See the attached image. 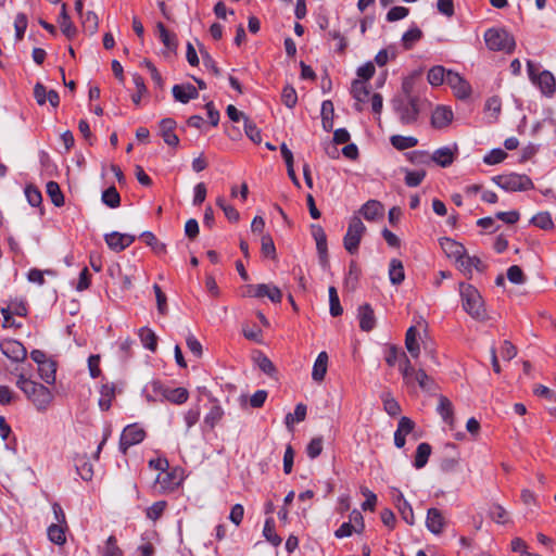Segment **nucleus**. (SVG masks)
<instances>
[{
	"label": "nucleus",
	"mask_w": 556,
	"mask_h": 556,
	"mask_svg": "<svg viewBox=\"0 0 556 556\" xmlns=\"http://www.w3.org/2000/svg\"><path fill=\"white\" fill-rule=\"evenodd\" d=\"M46 191L55 206L60 207L64 205V195L58 182L49 181L46 186Z\"/></svg>",
	"instance_id": "nucleus-50"
},
{
	"label": "nucleus",
	"mask_w": 556,
	"mask_h": 556,
	"mask_svg": "<svg viewBox=\"0 0 556 556\" xmlns=\"http://www.w3.org/2000/svg\"><path fill=\"white\" fill-rule=\"evenodd\" d=\"M25 317L27 315V305L24 299L12 300L7 307H2V314Z\"/></svg>",
	"instance_id": "nucleus-40"
},
{
	"label": "nucleus",
	"mask_w": 556,
	"mask_h": 556,
	"mask_svg": "<svg viewBox=\"0 0 556 556\" xmlns=\"http://www.w3.org/2000/svg\"><path fill=\"white\" fill-rule=\"evenodd\" d=\"M244 132L254 143L262 141L261 130L249 117H244Z\"/></svg>",
	"instance_id": "nucleus-60"
},
{
	"label": "nucleus",
	"mask_w": 556,
	"mask_h": 556,
	"mask_svg": "<svg viewBox=\"0 0 556 556\" xmlns=\"http://www.w3.org/2000/svg\"><path fill=\"white\" fill-rule=\"evenodd\" d=\"M351 94L357 102H366L370 94V87L361 79H354L351 86Z\"/></svg>",
	"instance_id": "nucleus-34"
},
{
	"label": "nucleus",
	"mask_w": 556,
	"mask_h": 556,
	"mask_svg": "<svg viewBox=\"0 0 556 556\" xmlns=\"http://www.w3.org/2000/svg\"><path fill=\"white\" fill-rule=\"evenodd\" d=\"M306 413H307V407L305 404H303V403L296 404V406L294 408V414H291V413L287 414V416L285 418L286 426L288 428H291V426L294 422L303 421L306 417Z\"/></svg>",
	"instance_id": "nucleus-52"
},
{
	"label": "nucleus",
	"mask_w": 556,
	"mask_h": 556,
	"mask_svg": "<svg viewBox=\"0 0 556 556\" xmlns=\"http://www.w3.org/2000/svg\"><path fill=\"white\" fill-rule=\"evenodd\" d=\"M445 525V518L440 509L431 507L427 510L426 527L431 533H442Z\"/></svg>",
	"instance_id": "nucleus-14"
},
{
	"label": "nucleus",
	"mask_w": 556,
	"mask_h": 556,
	"mask_svg": "<svg viewBox=\"0 0 556 556\" xmlns=\"http://www.w3.org/2000/svg\"><path fill=\"white\" fill-rule=\"evenodd\" d=\"M166 507H167L166 501H157V502L153 503L150 507L147 508V511H146L147 518H149L152 521H156L157 519L161 518V516L163 515Z\"/></svg>",
	"instance_id": "nucleus-59"
},
{
	"label": "nucleus",
	"mask_w": 556,
	"mask_h": 556,
	"mask_svg": "<svg viewBox=\"0 0 556 556\" xmlns=\"http://www.w3.org/2000/svg\"><path fill=\"white\" fill-rule=\"evenodd\" d=\"M431 452H432V447L429 443H427V442L420 443L416 448L415 458H414V467L416 469L424 468L428 463Z\"/></svg>",
	"instance_id": "nucleus-33"
},
{
	"label": "nucleus",
	"mask_w": 556,
	"mask_h": 556,
	"mask_svg": "<svg viewBox=\"0 0 556 556\" xmlns=\"http://www.w3.org/2000/svg\"><path fill=\"white\" fill-rule=\"evenodd\" d=\"M403 358V364L400 366V371L403 376V380L405 384L413 387L417 383L420 389L425 391L432 390L434 384L433 380L426 374L424 369L416 370L412 365L409 358L405 354V352L401 353Z\"/></svg>",
	"instance_id": "nucleus-4"
},
{
	"label": "nucleus",
	"mask_w": 556,
	"mask_h": 556,
	"mask_svg": "<svg viewBox=\"0 0 556 556\" xmlns=\"http://www.w3.org/2000/svg\"><path fill=\"white\" fill-rule=\"evenodd\" d=\"M453 111L445 105H438L431 115V126L437 129L447 127L453 121Z\"/></svg>",
	"instance_id": "nucleus-15"
},
{
	"label": "nucleus",
	"mask_w": 556,
	"mask_h": 556,
	"mask_svg": "<svg viewBox=\"0 0 556 556\" xmlns=\"http://www.w3.org/2000/svg\"><path fill=\"white\" fill-rule=\"evenodd\" d=\"M422 37V31L418 27H412L406 30L402 36L403 47L406 50L413 48V46L419 41Z\"/></svg>",
	"instance_id": "nucleus-53"
},
{
	"label": "nucleus",
	"mask_w": 556,
	"mask_h": 556,
	"mask_svg": "<svg viewBox=\"0 0 556 556\" xmlns=\"http://www.w3.org/2000/svg\"><path fill=\"white\" fill-rule=\"evenodd\" d=\"M140 238L144 243L152 248L153 252L157 255L166 253V244L159 241L155 235L151 231H143Z\"/></svg>",
	"instance_id": "nucleus-47"
},
{
	"label": "nucleus",
	"mask_w": 556,
	"mask_h": 556,
	"mask_svg": "<svg viewBox=\"0 0 556 556\" xmlns=\"http://www.w3.org/2000/svg\"><path fill=\"white\" fill-rule=\"evenodd\" d=\"M392 104L402 125H413L418 121L420 113L418 97L395 98Z\"/></svg>",
	"instance_id": "nucleus-6"
},
{
	"label": "nucleus",
	"mask_w": 556,
	"mask_h": 556,
	"mask_svg": "<svg viewBox=\"0 0 556 556\" xmlns=\"http://www.w3.org/2000/svg\"><path fill=\"white\" fill-rule=\"evenodd\" d=\"M68 526L51 523L47 529V535L51 543L63 546L66 543V531Z\"/></svg>",
	"instance_id": "nucleus-22"
},
{
	"label": "nucleus",
	"mask_w": 556,
	"mask_h": 556,
	"mask_svg": "<svg viewBox=\"0 0 556 556\" xmlns=\"http://www.w3.org/2000/svg\"><path fill=\"white\" fill-rule=\"evenodd\" d=\"M135 240L136 237L134 235L121 233L118 231H112L110 233L104 235L105 243L112 251L116 253H119L127 249L135 242Z\"/></svg>",
	"instance_id": "nucleus-11"
},
{
	"label": "nucleus",
	"mask_w": 556,
	"mask_h": 556,
	"mask_svg": "<svg viewBox=\"0 0 556 556\" xmlns=\"http://www.w3.org/2000/svg\"><path fill=\"white\" fill-rule=\"evenodd\" d=\"M359 328L363 331H371L376 326L375 313L370 304L365 303L358 307Z\"/></svg>",
	"instance_id": "nucleus-19"
},
{
	"label": "nucleus",
	"mask_w": 556,
	"mask_h": 556,
	"mask_svg": "<svg viewBox=\"0 0 556 556\" xmlns=\"http://www.w3.org/2000/svg\"><path fill=\"white\" fill-rule=\"evenodd\" d=\"M492 180L503 190L509 192L528 191L534 189L531 178L525 174L510 173L497 175Z\"/></svg>",
	"instance_id": "nucleus-7"
},
{
	"label": "nucleus",
	"mask_w": 556,
	"mask_h": 556,
	"mask_svg": "<svg viewBox=\"0 0 556 556\" xmlns=\"http://www.w3.org/2000/svg\"><path fill=\"white\" fill-rule=\"evenodd\" d=\"M172 92L174 99L184 104L199 97L198 89L189 83L182 85H175L172 89Z\"/></svg>",
	"instance_id": "nucleus-17"
},
{
	"label": "nucleus",
	"mask_w": 556,
	"mask_h": 556,
	"mask_svg": "<svg viewBox=\"0 0 556 556\" xmlns=\"http://www.w3.org/2000/svg\"><path fill=\"white\" fill-rule=\"evenodd\" d=\"M437 410L444 420V422H446L451 427L454 426L455 418L453 404L446 396H440Z\"/></svg>",
	"instance_id": "nucleus-28"
},
{
	"label": "nucleus",
	"mask_w": 556,
	"mask_h": 556,
	"mask_svg": "<svg viewBox=\"0 0 556 556\" xmlns=\"http://www.w3.org/2000/svg\"><path fill=\"white\" fill-rule=\"evenodd\" d=\"M123 440L132 445L141 443L146 438V431L137 424L128 425L122 432Z\"/></svg>",
	"instance_id": "nucleus-23"
},
{
	"label": "nucleus",
	"mask_w": 556,
	"mask_h": 556,
	"mask_svg": "<svg viewBox=\"0 0 556 556\" xmlns=\"http://www.w3.org/2000/svg\"><path fill=\"white\" fill-rule=\"evenodd\" d=\"M486 47L492 51H504L511 53L515 50L516 41L511 34L504 28H489L484 33Z\"/></svg>",
	"instance_id": "nucleus-5"
},
{
	"label": "nucleus",
	"mask_w": 556,
	"mask_h": 556,
	"mask_svg": "<svg viewBox=\"0 0 556 556\" xmlns=\"http://www.w3.org/2000/svg\"><path fill=\"white\" fill-rule=\"evenodd\" d=\"M38 372L46 383L53 384L55 382L56 363L52 359H48L46 363L38 366Z\"/></svg>",
	"instance_id": "nucleus-37"
},
{
	"label": "nucleus",
	"mask_w": 556,
	"mask_h": 556,
	"mask_svg": "<svg viewBox=\"0 0 556 556\" xmlns=\"http://www.w3.org/2000/svg\"><path fill=\"white\" fill-rule=\"evenodd\" d=\"M440 245L442 248V250L444 251V253L450 257V258H454L456 264L459 263V261L462 258H464V255L466 254V248L451 239V238H442L440 240Z\"/></svg>",
	"instance_id": "nucleus-16"
},
{
	"label": "nucleus",
	"mask_w": 556,
	"mask_h": 556,
	"mask_svg": "<svg viewBox=\"0 0 556 556\" xmlns=\"http://www.w3.org/2000/svg\"><path fill=\"white\" fill-rule=\"evenodd\" d=\"M405 157L407 161H409L413 165L416 166H424L429 165L431 163L430 153L425 150H415L405 153Z\"/></svg>",
	"instance_id": "nucleus-48"
},
{
	"label": "nucleus",
	"mask_w": 556,
	"mask_h": 556,
	"mask_svg": "<svg viewBox=\"0 0 556 556\" xmlns=\"http://www.w3.org/2000/svg\"><path fill=\"white\" fill-rule=\"evenodd\" d=\"M365 231L366 227L362 219L357 216H353L349 223L346 233L343 238L344 249L350 254H355L358 251V247Z\"/></svg>",
	"instance_id": "nucleus-9"
},
{
	"label": "nucleus",
	"mask_w": 556,
	"mask_h": 556,
	"mask_svg": "<svg viewBox=\"0 0 556 556\" xmlns=\"http://www.w3.org/2000/svg\"><path fill=\"white\" fill-rule=\"evenodd\" d=\"M101 201L110 208H116L121 205V195L114 186L106 188L101 194Z\"/></svg>",
	"instance_id": "nucleus-41"
},
{
	"label": "nucleus",
	"mask_w": 556,
	"mask_h": 556,
	"mask_svg": "<svg viewBox=\"0 0 556 556\" xmlns=\"http://www.w3.org/2000/svg\"><path fill=\"white\" fill-rule=\"evenodd\" d=\"M401 170L405 173L404 182L409 188L418 187L427 175L425 169L410 170L408 168H401Z\"/></svg>",
	"instance_id": "nucleus-39"
},
{
	"label": "nucleus",
	"mask_w": 556,
	"mask_h": 556,
	"mask_svg": "<svg viewBox=\"0 0 556 556\" xmlns=\"http://www.w3.org/2000/svg\"><path fill=\"white\" fill-rule=\"evenodd\" d=\"M455 152H457L456 147L454 151L450 147L439 148L432 154H430L431 162L441 167H448L455 161Z\"/></svg>",
	"instance_id": "nucleus-18"
},
{
	"label": "nucleus",
	"mask_w": 556,
	"mask_h": 556,
	"mask_svg": "<svg viewBox=\"0 0 556 556\" xmlns=\"http://www.w3.org/2000/svg\"><path fill=\"white\" fill-rule=\"evenodd\" d=\"M81 18H83L81 24H83L84 31L88 35L96 34L98 30V27H99L98 15L92 11H88V12H86V14H84L81 16Z\"/></svg>",
	"instance_id": "nucleus-49"
},
{
	"label": "nucleus",
	"mask_w": 556,
	"mask_h": 556,
	"mask_svg": "<svg viewBox=\"0 0 556 556\" xmlns=\"http://www.w3.org/2000/svg\"><path fill=\"white\" fill-rule=\"evenodd\" d=\"M58 23L60 25L62 33L67 39H73L77 35V28L71 21L65 3L62 4Z\"/></svg>",
	"instance_id": "nucleus-21"
},
{
	"label": "nucleus",
	"mask_w": 556,
	"mask_h": 556,
	"mask_svg": "<svg viewBox=\"0 0 556 556\" xmlns=\"http://www.w3.org/2000/svg\"><path fill=\"white\" fill-rule=\"evenodd\" d=\"M2 370L8 371L11 375L18 376V374L25 370L26 366L30 364L26 363L27 351L25 346L13 339H2Z\"/></svg>",
	"instance_id": "nucleus-1"
},
{
	"label": "nucleus",
	"mask_w": 556,
	"mask_h": 556,
	"mask_svg": "<svg viewBox=\"0 0 556 556\" xmlns=\"http://www.w3.org/2000/svg\"><path fill=\"white\" fill-rule=\"evenodd\" d=\"M156 28L159 30V36L162 41V43L169 50V51H176L178 47V40L175 34L169 33L168 29L165 27V25L162 22H159L156 24Z\"/></svg>",
	"instance_id": "nucleus-35"
},
{
	"label": "nucleus",
	"mask_w": 556,
	"mask_h": 556,
	"mask_svg": "<svg viewBox=\"0 0 556 556\" xmlns=\"http://www.w3.org/2000/svg\"><path fill=\"white\" fill-rule=\"evenodd\" d=\"M115 399V384L104 383L100 388L99 407L103 412H108L112 406V401Z\"/></svg>",
	"instance_id": "nucleus-27"
},
{
	"label": "nucleus",
	"mask_w": 556,
	"mask_h": 556,
	"mask_svg": "<svg viewBox=\"0 0 556 556\" xmlns=\"http://www.w3.org/2000/svg\"><path fill=\"white\" fill-rule=\"evenodd\" d=\"M224 410L217 403L212 405L210 412L204 417V424L213 429L223 418Z\"/></svg>",
	"instance_id": "nucleus-54"
},
{
	"label": "nucleus",
	"mask_w": 556,
	"mask_h": 556,
	"mask_svg": "<svg viewBox=\"0 0 556 556\" xmlns=\"http://www.w3.org/2000/svg\"><path fill=\"white\" fill-rule=\"evenodd\" d=\"M256 364L258 368L269 377L276 374V367L274 363L264 354L260 353L256 357Z\"/></svg>",
	"instance_id": "nucleus-63"
},
{
	"label": "nucleus",
	"mask_w": 556,
	"mask_h": 556,
	"mask_svg": "<svg viewBox=\"0 0 556 556\" xmlns=\"http://www.w3.org/2000/svg\"><path fill=\"white\" fill-rule=\"evenodd\" d=\"M263 535L266 541L271 543L274 546H279L282 542V539L275 531V521L271 517H268L265 520Z\"/></svg>",
	"instance_id": "nucleus-43"
},
{
	"label": "nucleus",
	"mask_w": 556,
	"mask_h": 556,
	"mask_svg": "<svg viewBox=\"0 0 556 556\" xmlns=\"http://www.w3.org/2000/svg\"><path fill=\"white\" fill-rule=\"evenodd\" d=\"M402 352L403 351L394 344L387 345L384 351V361L388 364V366L393 367L399 358L403 361L401 355Z\"/></svg>",
	"instance_id": "nucleus-61"
},
{
	"label": "nucleus",
	"mask_w": 556,
	"mask_h": 556,
	"mask_svg": "<svg viewBox=\"0 0 556 556\" xmlns=\"http://www.w3.org/2000/svg\"><path fill=\"white\" fill-rule=\"evenodd\" d=\"M418 330L415 326H410L405 334V346L412 357H418L420 353V346L417 340Z\"/></svg>",
	"instance_id": "nucleus-31"
},
{
	"label": "nucleus",
	"mask_w": 556,
	"mask_h": 556,
	"mask_svg": "<svg viewBox=\"0 0 556 556\" xmlns=\"http://www.w3.org/2000/svg\"><path fill=\"white\" fill-rule=\"evenodd\" d=\"M138 336L140 338V341L142 343V345L151 351V352H155L156 349H157V336L155 334V332L149 328V327H142L139 329V332H138Z\"/></svg>",
	"instance_id": "nucleus-32"
},
{
	"label": "nucleus",
	"mask_w": 556,
	"mask_h": 556,
	"mask_svg": "<svg viewBox=\"0 0 556 556\" xmlns=\"http://www.w3.org/2000/svg\"><path fill=\"white\" fill-rule=\"evenodd\" d=\"M445 83L454 90L458 99H466L471 93L470 85L456 72L448 70Z\"/></svg>",
	"instance_id": "nucleus-12"
},
{
	"label": "nucleus",
	"mask_w": 556,
	"mask_h": 556,
	"mask_svg": "<svg viewBox=\"0 0 556 556\" xmlns=\"http://www.w3.org/2000/svg\"><path fill=\"white\" fill-rule=\"evenodd\" d=\"M134 84L136 86V93L131 96V100L134 104L139 105L141 101V97L147 93L148 89L144 84V79L139 74H134L132 76Z\"/></svg>",
	"instance_id": "nucleus-57"
},
{
	"label": "nucleus",
	"mask_w": 556,
	"mask_h": 556,
	"mask_svg": "<svg viewBox=\"0 0 556 556\" xmlns=\"http://www.w3.org/2000/svg\"><path fill=\"white\" fill-rule=\"evenodd\" d=\"M281 101L289 109H292L295 106V104L298 102V94H296L295 89L292 86L288 85L282 89Z\"/></svg>",
	"instance_id": "nucleus-62"
},
{
	"label": "nucleus",
	"mask_w": 556,
	"mask_h": 556,
	"mask_svg": "<svg viewBox=\"0 0 556 556\" xmlns=\"http://www.w3.org/2000/svg\"><path fill=\"white\" fill-rule=\"evenodd\" d=\"M463 308L473 319L485 320L488 318L484 303L479 291L469 283L460 282L459 285Z\"/></svg>",
	"instance_id": "nucleus-3"
},
{
	"label": "nucleus",
	"mask_w": 556,
	"mask_h": 556,
	"mask_svg": "<svg viewBox=\"0 0 556 556\" xmlns=\"http://www.w3.org/2000/svg\"><path fill=\"white\" fill-rule=\"evenodd\" d=\"M327 367H328V354H327V352L323 351L318 354L317 358L315 359L313 370H312L313 380H315L317 382L323 381L327 374Z\"/></svg>",
	"instance_id": "nucleus-26"
},
{
	"label": "nucleus",
	"mask_w": 556,
	"mask_h": 556,
	"mask_svg": "<svg viewBox=\"0 0 556 556\" xmlns=\"http://www.w3.org/2000/svg\"><path fill=\"white\" fill-rule=\"evenodd\" d=\"M457 265L460 269H463L465 274L469 276H471L472 268L480 273H483L486 269V265L478 256H469L467 253Z\"/></svg>",
	"instance_id": "nucleus-24"
},
{
	"label": "nucleus",
	"mask_w": 556,
	"mask_h": 556,
	"mask_svg": "<svg viewBox=\"0 0 556 556\" xmlns=\"http://www.w3.org/2000/svg\"><path fill=\"white\" fill-rule=\"evenodd\" d=\"M530 223L534 225L535 227H539L543 230H552L555 229V225L552 218V215L549 212H540L535 214Z\"/></svg>",
	"instance_id": "nucleus-46"
},
{
	"label": "nucleus",
	"mask_w": 556,
	"mask_h": 556,
	"mask_svg": "<svg viewBox=\"0 0 556 556\" xmlns=\"http://www.w3.org/2000/svg\"><path fill=\"white\" fill-rule=\"evenodd\" d=\"M167 389L161 381L153 380L147 387V400L149 402H155L161 397L165 399Z\"/></svg>",
	"instance_id": "nucleus-38"
},
{
	"label": "nucleus",
	"mask_w": 556,
	"mask_h": 556,
	"mask_svg": "<svg viewBox=\"0 0 556 556\" xmlns=\"http://www.w3.org/2000/svg\"><path fill=\"white\" fill-rule=\"evenodd\" d=\"M74 466H75L77 475L84 481L92 480L93 467H92L91 463L89 462V458L87 457V455H77L74 458Z\"/></svg>",
	"instance_id": "nucleus-20"
},
{
	"label": "nucleus",
	"mask_w": 556,
	"mask_h": 556,
	"mask_svg": "<svg viewBox=\"0 0 556 556\" xmlns=\"http://www.w3.org/2000/svg\"><path fill=\"white\" fill-rule=\"evenodd\" d=\"M321 125L325 131H331L333 128L334 108L331 100H325L321 103Z\"/></svg>",
	"instance_id": "nucleus-29"
},
{
	"label": "nucleus",
	"mask_w": 556,
	"mask_h": 556,
	"mask_svg": "<svg viewBox=\"0 0 556 556\" xmlns=\"http://www.w3.org/2000/svg\"><path fill=\"white\" fill-rule=\"evenodd\" d=\"M261 252L264 257L275 260L277 257L276 247L270 235H264L262 237Z\"/></svg>",
	"instance_id": "nucleus-56"
},
{
	"label": "nucleus",
	"mask_w": 556,
	"mask_h": 556,
	"mask_svg": "<svg viewBox=\"0 0 556 556\" xmlns=\"http://www.w3.org/2000/svg\"><path fill=\"white\" fill-rule=\"evenodd\" d=\"M489 514H490L491 519L497 523H506L508 521V513L500 504H493L490 507Z\"/></svg>",
	"instance_id": "nucleus-64"
},
{
	"label": "nucleus",
	"mask_w": 556,
	"mask_h": 556,
	"mask_svg": "<svg viewBox=\"0 0 556 556\" xmlns=\"http://www.w3.org/2000/svg\"><path fill=\"white\" fill-rule=\"evenodd\" d=\"M446 73L447 71L441 65L431 67L427 74L428 83L434 87L441 86L446 81Z\"/></svg>",
	"instance_id": "nucleus-44"
},
{
	"label": "nucleus",
	"mask_w": 556,
	"mask_h": 556,
	"mask_svg": "<svg viewBox=\"0 0 556 556\" xmlns=\"http://www.w3.org/2000/svg\"><path fill=\"white\" fill-rule=\"evenodd\" d=\"M381 400L383 403V408L389 416L395 417L401 414V412H402L401 405L392 396V394L390 392L382 393Z\"/></svg>",
	"instance_id": "nucleus-42"
},
{
	"label": "nucleus",
	"mask_w": 556,
	"mask_h": 556,
	"mask_svg": "<svg viewBox=\"0 0 556 556\" xmlns=\"http://www.w3.org/2000/svg\"><path fill=\"white\" fill-rule=\"evenodd\" d=\"M383 211V205L377 200L367 201L359 210L367 220H376L378 217H382Z\"/></svg>",
	"instance_id": "nucleus-25"
},
{
	"label": "nucleus",
	"mask_w": 556,
	"mask_h": 556,
	"mask_svg": "<svg viewBox=\"0 0 556 556\" xmlns=\"http://www.w3.org/2000/svg\"><path fill=\"white\" fill-rule=\"evenodd\" d=\"M177 127V123L174 118L166 117L161 119L159 123L160 136L163 138L164 142L173 148H177L179 144V138L175 134V129Z\"/></svg>",
	"instance_id": "nucleus-13"
},
{
	"label": "nucleus",
	"mask_w": 556,
	"mask_h": 556,
	"mask_svg": "<svg viewBox=\"0 0 556 556\" xmlns=\"http://www.w3.org/2000/svg\"><path fill=\"white\" fill-rule=\"evenodd\" d=\"M124 553L117 545V540L114 535H110L101 552V556H123Z\"/></svg>",
	"instance_id": "nucleus-58"
},
{
	"label": "nucleus",
	"mask_w": 556,
	"mask_h": 556,
	"mask_svg": "<svg viewBox=\"0 0 556 556\" xmlns=\"http://www.w3.org/2000/svg\"><path fill=\"white\" fill-rule=\"evenodd\" d=\"M389 279L392 285L399 286L405 279V271L402 261L392 258L389 264Z\"/></svg>",
	"instance_id": "nucleus-30"
},
{
	"label": "nucleus",
	"mask_w": 556,
	"mask_h": 556,
	"mask_svg": "<svg viewBox=\"0 0 556 556\" xmlns=\"http://www.w3.org/2000/svg\"><path fill=\"white\" fill-rule=\"evenodd\" d=\"M329 304H330V315L333 317L341 316L343 313V308L340 304V299L334 287H329Z\"/></svg>",
	"instance_id": "nucleus-55"
},
{
	"label": "nucleus",
	"mask_w": 556,
	"mask_h": 556,
	"mask_svg": "<svg viewBox=\"0 0 556 556\" xmlns=\"http://www.w3.org/2000/svg\"><path fill=\"white\" fill-rule=\"evenodd\" d=\"M527 70L531 83L538 86L544 96L553 97L556 92L555 76L547 70L538 73L536 65L531 61L527 62Z\"/></svg>",
	"instance_id": "nucleus-8"
},
{
	"label": "nucleus",
	"mask_w": 556,
	"mask_h": 556,
	"mask_svg": "<svg viewBox=\"0 0 556 556\" xmlns=\"http://www.w3.org/2000/svg\"><path fill=\"white\" fill-rule=\"evenodd\" d=\"M392 147L399 151L414 148L418 144V139L413 136L393 135L390 137Z\"/></svg>",
	"instance_id": "nucleus-36"
},
{
	"label": "nucleus",
	"mask_w": 556,
	"mask_h": 556,
	"mask_svg": "<svg viewBox=\"0 0 556 556\" xmlns=\"http://www.w3.org/2000/svg\"><path fill=\"white\" fill-rule=\"evenodd\" d=\"M157 481L164 489L168 490H174L180 484V479L177 477V469L161 472L157 477Z\"/></svg>",
	"instance_id": "nucleus-45"
},
{
	"label": "nucleus",
	"mask_w": 556,
	"mask_h": 556,
	"mask_svg": "<svg viewBox=\"0 0 556 556\" xmlns=\"http://www.w3.org/2000/svg\"><path fill=\"white\" fill-rule=\"evenodd\" d=\"M17 378L16 386L38 410L45 412L53 400L52 392L46 386L27 379L26 371L22 370Z\"/></svg>",
	"instance_id": "nucleus-2"
},
{
	"label": "nucleus",
	"mask_w": 556,
	"mask_h": 556,
	"mask_svg": "<svg viewBox=\"0 0 556 556\" xmlns=\"http://www.w3.org/2000/svg\"><path fill=\"white\" fill-rule=\"evenodd\" d=\"M189 397V392L186 388L167 389L166 396L164 400L174 404H184Z\"/></svg>",
	"instance_id": "nucleus-51"
},
{
	"label": "nucleus",
	"mask_w": 556,
	"mask_h": 556,
	"mask_svg": "<svg viewBox=\"0 0 556 556\" xmlns=\"http://www.w3.org/2000/svg\"><path fill=\"white\" fill-rule=\"evenodd\" d=\"M311 233L316 242V249L318 253L319 263L323 267L329 265L327 236L324 228L320 225L312 224Z\"/></svg>",
	"instance_id": "nucleus-10"
}]
</instances>
